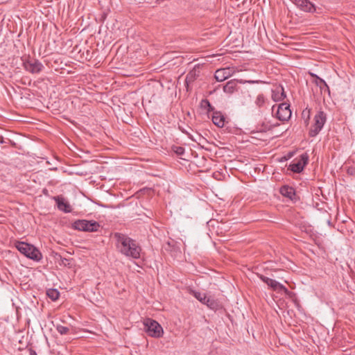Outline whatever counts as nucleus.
<instances>
[{"label":"nucleus","instance_id":"f257e3e1","mask_svg":"<svg viewBox=\"0 0 355 355\" xmlns=\"http://www.w3.org/2000/svg\"><path fill=\"white\" fill-rule=\"evenodd\" d=\"M114 238L116 248L121 254L132 259L140 257L141 248L135 240L121 233H115Z\"/></svg>","mask_w":355,"mask_h":355},{"label":"nucleus","instance_id":"f03ea898","mask_svg":"<svg viewBox=\"0 0 355 355\" xmlns=\"http://www.w3.org/2000/svg\"><path fill=\"white\" fill-rule=\"evenodd\" d=\"M15 246L22 254L32 260L39 261L42 258V253L33 245L22 241H16Z\"/></svg>","mask_w":355,"mask_h":355},{"label":"nucleus","instance_id":"7ed1b4c3","mask_svg":"<svg viewBox=\"0 0 355 355\" xmlns=\"http://www.w3.org/2000/svg\"><path fill=\"white\" fill-rule=\"evenodd\" d=\"M144 325L145 331L149 336L160 338L163 336V328L157 321L150 318H146L144 321Z\"/></svg>","mask_w":355,"mask_h":355},{"label":"nucleus","instance_id":"20e7f679","mask_svg":"<svg viewBox=\"0 0 355 355\" xmlns=\"http://www.w3.org/2000/svg\"><path fill=\"white\" fill-rule=\"evenodd\" d=\"M73 227L76 230L85 232H97L100 227L99 224L93 220H78L74 222Z\"/></svg>","mask_w":355,"mask_h":355},{"label":"nucleus","instance_id":"39448f33","mask_svg":"<svg viewBox=\"0 0 355 355\" xmlns=\"http://www.w3.org/2000/svg\"><path fill=\"white\" fill-rule=\"evenodd\" d=\"M326 121V114L324 112H318L314 116V125L309 132L311 137H315L322 130Z\"/></svg>","mask_w":355,"mask_h":355},{"label":"nucleus","instance_id":"423d86ee","mask_svg":"<svg viewBox=\"0 0 355 355\" xmlns=\"http://www.w3.org/2000/svg\"><path fill=\"white\" fill-rule=\"evenodd\" d=\"M259 278L266 283L271 289L277 292H283L287 295H290L291 292L282 284L277 281L265 277L262 275H259Z\"/></svg>","mask_w":355,"mask_h":355},{"label":"nucleus","instance_id":"0eeeda50","mask_svg":"<svg viewBox=\"0 0 355 355\" xmlns=\"http://www.w3.org/2000/svg\"><path fill=\"white\" fill-rule=\"evenodd\" d=\"M309 160V156L306 153L300 155V159H296L290 164V169L295 173H300L304 169Z\"/></svg>","mask_w":355,"mask_h":355},{"label":"nucleus","instance_id":"6e6552de","mask_svg":"<svg viewBox=\"0 0 355 355\" xmlns=\"http://www.w3.org/2000/svg\"><path fill=\"white\" fill-rule=\"evenodd\" d=\"M277 118L282 121H288L291 116L290 105L286 103L279 104L276 111Z\"/></svg>","mask_w":355,"mask_h":355},{"label":"nucleus","instance_id":"1a4fd4ad","mask_svg":"<svg viewBox=\"0 0 355 355\" xmlns=\"http://www.w3.org/2000/svg\"><path fill=\"white\" fill-rule=\"evenodd\" d=\"M24 69L32 73H40L44 68L43 64L37 60H28L24 62Z\"/></svg>","mask_w":355,"mask_h":355},{"label":"nucleus","instance_id":"9d476101","mask_svg":"<svg viewBox=\"0 0 355 355\" xmlns=\"http://www.w3.org/2000/svg\"><path fill=\"white\" fill-rule=\"evenodd\" d=\"M235 73L233 67H225L217 69L215 72L214 77L218 82H223L232 76Z\"/></svg>","mask_w":355,"mask_h":355},{"label":"nucleus","instance_id":"9b49d317","mask_svg":"<svg viewBox=\"0 0 355 355\" xmlns=\"http://www.w3.org/2000/svg\"><path fill=\"white\" fill-rule=\"evenodd\" d=\"M54 200L57 203V206L59 210L65 213H69L71 211V205L65 198L60 196H58L54 197Z\"/></svg>","mask_w":355,"mask_h":355},{"label":"nucleus","instance_id":"f8f14e48","mask_svg":"<svg viewBox=\"0 0 355 355\" xmlns=\"http://www.w3.org/2000/svg\"><path fill=\"white\" fill-rule=\"evenodd\" d=\"M295 4L304 12H313L315 10L314 5L309 0H293Z\"/></svg>","mask_w":355,"mask_h":355},{"label":"nucleus","instance_id":"ddd939ff","mask_svg":"<svg viewBox=\"0 0 355 355\" xmlns=\"http://www.w3.org/2000/svg\"><path fill=\"white\" fill-rule=\"evenodd\" d=\"M286 98V94L282 86H276L272 90V98L274 101L278 102L283 101Z\"/></svg>","mask_w":355,"mask_h":355},{"label":"nucleus","instance_id":"4468645a","mask_svg":"<svg viewBox=\"0 0 355 355\" xmlns=\"http://www.w3.org/2000/svg\"><path fill=\"white\" fill-rule=\"evenodd\" d=\"M212 121L218 127H223L225 124V117L220 112H214Z\"/></svg>","mask_w":355,"mask_h":355},{"label":"nucleus","instance_id":"2eb2a0df","mask_svg":"<svg viewBox=\"0 0 355 355\" xmlns=\"http://www.w3.org/2000/svg\"><path fill=\"white\" fill-rule=\"evenodd\" d=\"M236 88V83L234 80L228 81L223 87L224 92L227 94H232Z\"/></svg>","mask_w":355,"mask_h":355},{"label":"nucleus","instance_id":"dca6fc26","mask_svg":"<svg viewBox=\"0 0 355 355\" xmlns=\"http://www.w3.org/2000/svg\"><path fill=\"white\" fill-rule=\"evenodd\" d=\"M311 76L315 78L314 83L320 87L321 89H323L324 88L327 89V90L329 92V88L326 82L322 79L321 78L318 77L316 74L311 73Z\"/></svg>","mask_w":355,"mask_h":355},{"label":"nucleus","instance_id":"f3484780","mask_svg":"<svg viewBox=\"0 0 355 355\" xmlns=\"http://www.w3.org/2000/svg\"><path fill=\"white\" fill-rule=\"evenodd\" d=\"M280 191L283 196H286L290 199H292L295 196V191L292 187L284 186L281 188Z\"/></svg>","mask_w":355,"mask_h":355},{"label":"nucleus","instance_id":"a211bd4d","mask_svg":"<svg viewBox=\"0 0 355 355\" xmlns=\"http://www.w3.org/2000/svg\"><path fill=\"white\" fill-rule=\"evenodd\" d=\"M189 293L193 295L198 300H199L202 304H204L207 297V295L205 293L196 291L192 289L189 290Z\"/></svg>","mask_w":355,"mask_h":355},{"label":"nucleus","instance_id":"6ab92c4d","mask_svg":"<svg viewBox=\"0 0 355 355\" xmlns=\"http://www.w3.org/2000/svg\"><path fill=\"white\" fill-rule=\"evenodd\" d=\"M47 296L53 301L57 300L60 297V293L57 289L50 288L46 291Z\"/></svg>","mask_w":355,"mask_h":355},{"label":"nucleus","instance_id":"aec40b11","mask_svg":"<svg viewBox=\"0 0 355 355\" xmlns=\"http://www.w3.org/2000/svg\"><path fill=\"white\" fill-rule=\"evenodd\" d=\"M204 304L207 305L211 309H216L217 307V302L213 298L209 296H207Z\"/></svg>","mask_w":355,"mask_h":355},{"label":"nucleus","instance_id":"412c9836","mask_svg":"<svg viewBox=\"0 0 355 355\" xmlns=\"http://www.w3.org/2000/svg\"><path fill=\"white\" fill-rule=\"evenodd\" d=\"M56 330L58 332H59L61 335H66L68 334L69 332V328L67 327H64L62 325H57L56 326Z\"/></svg>","mask_w":355,"mask_h":355},{"label":"nucleus","instance_id":"4be33fe9","mask_svg":"<svg viewBox=\"0 0 355 355\" xmlns=\"http://www.w3.org/2000/svg\"><path fill=\"white\" fill-rule=\"evenodd\" d=\"M265 103V97L263 94H259L255 100V104L258 107H262Z\"/></svg>","mask_w":355,"mask_h":355},{"label":"nucleus","instance_id":"5701e85b","mask_svg":"<svg viewBox=\"0 0 355 355\" xmlns=\"http://www.w3.org/2000/svg\"><path fill=\"white\" fill-rule=\"evenodd\" d=\"M174 151L178 155H182L184 152V149L182 147L177 146V147H175V150H174Z\"/></svg>","mask_w":355,"mask_h":355},{"label":"nucleus","instance_id":"b1692460","mask_svg":"<svg viewBox=\"0 0 355 355\" xmlns=\"http://www.w3.org/2000/svg\"><path fill=\"white\" fill-rule=\"evenodd\" d=\"M347 173L352 175H355V169L353 168H349L347 169Z\"/></svg>","mask_w":355,"mask_h":355},{"label":"nucleus","instance_id":"393cba45","mask_svg":"<svg viewBox=\"0 0 355 355\" xmlns=\"http://www.w3.org/2000/svg\"><path fill=\"white\" fill-rule=\"evenodd\" d=\"M192 77H193V76L189 74V73L187 76V77H186V83H187V84H188L189 81H191L192 80Z\"/></svg>","mask_w":355,"mask_h":355},{"label":"nucleus","instance_id":"a878e982","mask_svg":"<svg viewBox=\"0 0 355 355\" xmlns=\"http://www.w3.org/2000/svg\"><path fill=\"white\" fill-rule=\"evenodd\" d=\"M245 83H250V84H253V83H257V80H256V81H254V80H248V81H245Z\"/></svg>","mask_w":355,"mask_h":355},{"label":"nucleus","instance_id":"bb28decb","mask_svg":"<svg viewBox=\"0 0 355 355\" xmlns=\"http://www.w3.org/2000/svg\"><path fill=\"white\" fill-rule=\"evenodd\" d=\"M31 355H37V354L35 352H31Z\"/></svg>","mask_w":355,"mask_h":355},{"label":"nucleus","instance_id":"cd10ccee","mask_svg":"<svg viewBox=\"0 0 355 355\" xmlns=\"http://www.w3.org/2000/svg\"><path fill=\"white\" fill-rule=\"evenodd\" d=\"M272 112H275V106L272 107Z\"/></svg>","mask_w":355,"mask_h":355}]
</instances>
